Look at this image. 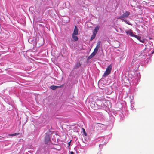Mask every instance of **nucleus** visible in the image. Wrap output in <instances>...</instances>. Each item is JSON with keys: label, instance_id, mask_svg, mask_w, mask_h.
Wrapping results in <instances>:
<instances>
[{"label": "nucleus", "instance_id": "1", "mask_svg": "<svg viewBox=\"0 0 154 154\" xmlns=\"http://www.w3.org/2000/svg\"><path fill=\"white\" fill-rule=\"evenodd\" d=\"M112 126H98L97 127V129L100 132H103L106 129L109 130L112 129Z\"/></svg>", "mask_w": 154, "mask_h": 154}, {"label": "nucleus", "instance_id": "2", "mask_svg": "<svg viewBox=\"0 0 154 154\" xmlns=\"http://www.w3.org/2000/svg\"><path fill=\"white\" fill-rule=\"evenodd\" d=\"M96 105L98 107L99 109L106 108L108 107V105L106 104V103H103L101 101H97Z\"/></svg>", "mask_w": 154, "mask_h": 154}, {"label": "nucleus", "instance_id": "3", "mask_svg": "<svg viewBox=\"0 0 154 154\" xmlns=\"http://www.w3.org/2000/svg\"><path fill=\"white\" fill-rule=\"evenodd\" d=\"M131 13L129 11H126L125 12H123V14L120 16H119L118 19L122 20V19H125V18L128 17L130 14Z\"/></svg>", "mask_w": 154, "mask_h": 154}, {"label": "nucleus", "instance_id": "4", "mask_svg": "<svg viewBox=\"0 0 154 154\" xmlns=\"http://www.w3.org/2000/svg\"><path fill=\"white\" fill-rule=\"evenodd\" d=\"M101 140H102L101 144H100L99 145L100 148H102L103 145H105L108 142L109 139L108 136L102 137L101 138Z\"/></svg>", "mask_w": 154, "mask_h": 154}, {"label": "nucleus", "instance_id": "5", "mask_svg": "<svg viewBox=\"0 0 154 154\" xmlns=\"http://www.w3.org/2000/svg\"><path fill=\"white\" fill-rule=\"evenodd\" d=\"M51 141L50 136L49 135H46L45 139V142L46 144L50 143Z\"/></svg>", "mask_w": 154, "mask_h": 154}, {"label": "nucleus", "instance_id": "6", "mask_svg": "<svg viewBox=\"0 0 154 154\" xmlns=\"http://www.w3.org/2000/svg\"><path fill=\"white\" fill-rule=\"evenodd\" d=\"M100 44H101L100 41H99V42H98L97 43V44L95 48L94 49L93 52H94V53L96 54L99 48L100 47Z\"/></svg>", "mask_w": 154, "mask_h": 154}, {"label": "nucleus", "instance_id": "7", "mask_svg": "<svg viewBox=\"0 0 154 154\" xmlns=\"http://www.w3.org/2000/svg\"><path fill=\"white\" fill-rule=\"evenodd\" d=\"M125 32L127 35H129L131 37H134L135 35L133 34L132 31L131 30H126Z\"/></svg>", "mask_w": 154, "mask_h": 154}, {"label": "nucleus", "instance_id": "8", "mask_svg": "<svg viewBox=\"0 0 154 154\" xmlns=\"http://www.w3.org/2000/svg\"><path fill=\"white\" fill-rule=\"evenodd\" d=\"M78 34V28L76 26H75L72 35H77Z\"/></svg>", "mask_w": 154, "mask_h": 154}, {"label": "nucleus", "instance_id": "9", "mask_svg": "<svg viewBox=\"0 0 154 154\" xmlns=\"http://www.w3.org/2000/svg\"><path fill=\"white\" fill-rule=\"evenodd\" d=\"M99 28L100 27L99 26H96L94 29L93 33L96 34L99 30Z\"/></svg>", "mask_w": 154, "mask_h": 154}, {"label": "nucleus", "instance_id": "10", "mask_svg": "<svg viewBox=\"0 0 154 154\" xmlns=\"http://www.w3.org/2000/svg\"><path fill=\"white\" fill-rule=\"evenodd\" d=\"M96 116L100 118V119L103 118V116L102 113L100 112H97L96 114Z\"/></svg>", "mask_w": 154, "mask_h": 154}, {"label": "nucleus", "instance_id": "11", "mask_svg": "<svg viewBox=\"0 0 154 154\" xmlns=\"http://www.w3.org/2000/svg\"><path fill=\"white\" fill-rule=\"evenodd\" d=\"M112 65L110 64L108 66L107 68H106V70L110 72L111 71L112 69Z\"/></svg>", "mask_w": 154, "mask_h": 154}, {"label": "nucleus", "instance_id": "12", "mask_svg": "<svg viewBox=\"0 0 154 154\" xmlns=\"http://www.w3.org/2000/svg\"><path fill=\"white\" fill-rule=\"evenodd\" d=\"M81 64L80 63V62H78L76 64L75 66L74 67V69H77V68L81 66Z\"/></svg>", "mask_w": 154, "mask_h": 154}, {"label": "nucleus", "instance_id": "13", "mask_svg": "<svg viewBox=\"0 0 154 154\" xmlns=\"http://www.w3.org/2000/svg\"><path fill=\"white\" fill-rule=\"evenodd\" d=\"M122 21V22H125L126 24L130 25H132V24L129 22V21L128 20H125V19H122V20H121Z\"/></svg>", "mask_w": 154, "mask_h": 154}, {"label": "nucleus", "instance_id": "14", "mask_svg": "<svg viewBox=\"0 0 154 154\" xmlns=\"http://www.w3.org/2000/svg\"><path fill=\"white\" fill-rule=\"evenodd\" d=\"M61 86H59L55 85H52L50 86V88L53 90H55L58 88H60Z\"/></svg>", "mask_w": 154, "mask_h": 154}, {"label": "nucleus", "instance_id": "15", "mask_svg": "<svg viewBox=\"0 0 154 154\" xmlns=\"http://www.w3.org/2000/svg\"><path fill=\"white\" fill-rule=\"evenodd\" d=\"M110 72H109L108 71H107V70H106L105 72L103 75V76L104 77H106L108 75L110 74Z\"/></svg>", "mask_w": 154, "mask_h": 154}, {"label": "nucleus", "instance_id": "16", "mask_svg": "<svg viewBox=\"0 0 154 154\" xmlns=\"http://www.w3.org/2000/svg\"><path fill=\"white\" fill-rule=\"evenodd\" d=\"M96 54L94 52L92 53L88 57V59H89L92 58Z\"/></svg>", "mask_w": 154, "mask_h": 154}, {"label": "nucleus", "instance_id": "17", "mask_svg": "<svg viewBox=\"0 0 154 154\" xmlns=\"http://www.w3.org/2000/svg\"><path fill=\"white\" fill-rule=\"evenodd\" d=\"M76 35H72V37L73 39L75 41H77L78 40V38L77 36H76Z\"/></svg>", "mask_w": 154, "mask_h": 154}, {"label": "nucleus", "instance_id": "18", "mask_svg": "<svg viewBox=\"0 0 154 154\" xmlns=\"http://www.w3.org/2000/svg\"><path fill=\"white\" fill-rule=\"evenodd\" d=\"M96 34H95L94 33H93V34L91 36V37L90 39L91 41H92L93 39H94L95 38L96 36Z\"/></svg>", "mask_w": 154, "mask_h": 154}, {"label": "nucleus", "instance_id": "19", "mask_svg": "<svg viewBox=\"0 0 154 154\" xmlns=\"http://www.w3.org/2000/svg\"><path fill=\"white\" fill-rule=\"evenodd\" d=\"M130 109L133 111H135L136 110V109L134 107V106L133 105H131Z\"/></svg>", "mask_w": 154, "mask_h": 154}, {"label": "nucleus", "instance_id": "20", "mask_svg": "<svg viewBox=\"0 0 154 154\" xmlns=\"http://www.w3.org/2000/svg\"><path fill=\"white\" fill-rule=\"evenodd\" d=\"M134 37H135L137 39L140 41V42H142L141 41V38L140 37L137 36V35H135Z\"/></svg>", "mask_w": 154, "mask_h": 154}, {"label": "nucleus", "instance_id": "21", "mask_svg": "<svg viewBox=\"0 0 154 154\" xmlns=\"http://www.w3.org/2000/svg\"><path fill=\"white\" fill-rule=\"evenodd\" d=\"M19 134V133H15L13 134H10L9 136H17Z\"/></svg>", "mask_w": 154, "mask_h": 154}, {"label": "nucleus", "instance_id": "22", "mask_svg": "<svg viewBox=\"0 0 154 154\" xmlns=\"http://www.w3.org/2000/svg\"><path fill=\"white\" fill-rule=\"evenodd\" d=\"M133 98H132L131 99V101H130V103H131V105H133V104H134V101L133 100Z\"/></svg>", "mask_w": 154, "mask_h": 154}, {"label": "nucleus", "instance_id": "23", "mask_svg": "<svg viewBox=\"0 0 154 154\" xmlns=\"http://www.w3.org/2000/svg\"><path fill=\"white\" fill-rule=\"evenodd\" d=\"M82 130H83V132L85 134V135H87V134H86V132H85V129L84 128H82Z\"/></svg>", "mask_w": 154, "mask_h": 154}, {"label": "nucleus", "instance_id": "24", "mask_svg": "<svg viewBox=\"0 0 154 154\" xmlns=\"http://www.w3.org/2000/svg\"><path fill=\"white\" fill-rule=\"evenodd\" d=\"M71 140L69 142H68V144L69 146L70 145V143H71Z\"/></svg>", "mask_w": 154, "mask_h": 154}, {"label": "nucleus", "instance_id": "25", "mask_svg": "<svg viewBox=\"0 0 154 154\" xmlns=\"http://www.w3.org/2000/svg\"><path fill=\"white\" fill-rule=\"evenodd\" d=\"M70 154H74V153L72 151L70 152Z\"/></svg>", "mask_w": 154, "mask_h": 154}, {"label": "nucleus", "instance_id": "26", "mask_svg": "<svg viewBox=\"0 0 154 154\" xmlns=\"http://www.w3.org/2000/svg\"><path fill=\"white\" fill-rule=\"evenodd\" d=\"M136 80L137 81V82H138V81H140V79H136Z\"/></svg>", "mask_w": 154, "mask_h": 154}, {"label": "nucleus", "instance_id": "27", "mask_svg": "<svg viewBox=\"0 0 154 154\" xmlns=\"http://www.w3.org/2000/svg\"><path fill=\"white\" fill-rule=\"evenodd\" d=\"M144 40H143V41L142 42L143 43H144Z\"/></svg>", "mask_w": 154, "mask_h": 154}, {"label": "nucleus", "instance_id": "28", "mask_svg": "<svg viewBox=\"0 0 154 154\" xmlns=\"http://www.w3.org/2000/svg\"><path fill=\"white\" fill-rule=\"evenodd\" d=\"M102 125H104V124H102Z\"/></svg>", "mask_w": 154, "mask_h": 154}, {"label": "nucleus", "instance_id": "29", "mask_svg": "<svg viewBox=\"0 0 154 154\" xmlns=\"http://www.w3.org/2000/svg\"><path fill=\"white\" fill-rule=\"evenodd\" d=\"M146 48H145V50H146Z\"/></svg>", "mask_w": 154, "mask_h": 154}, {"label": "nucleus", "instance_id": "30", "mask_svg": "<svg viewBox=\"0 0 154 154\" xmlns=\"http://www.w3.org/2000/svg\"><path fill=\"white\" fill-rule=\"evenodd\" d=\"M151 53H152V54H153V52H152Z\"/></svg>", "mask_w": 154, "mask_h": 154}]
</instances>
